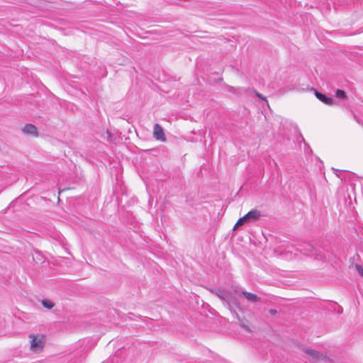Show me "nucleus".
I'll return each instance as SVG.
<instances>
[{"label":"nucleus","instance_id":"6e6552de","mask_svg":"<svg viewBox=\"0 0 363 363\" xmlns=\"http://www.w3.org/2000/svg\"><path fill=\"white\" fill-rule=\"evenodd\" d=\"M153 135H154V137L158 140H160V141L166 140L164 130H163L162 128L157 123L154 125Z\"/></svg>","mask_w":363,"mask_h":363},{"label":"nucleus","instance_id":"2eb2a0df","mask_svg":"<svg viewBox=\"0 0 363 363\" xmlns=\"http://www.w3.org/2000/svg\"><path fill=\"white\" fill-rule=\"evenodd\" d=\"M269 313L272 315H275L277 313V311L276 309H269Z\"/></svg>","mask_w":363,"mask_h":363},{"label":"nucleus","instance_id":"f03ea898","mask_svg":"<svg viewBox=\"0 0 363 363\" xmlns=\"http://www.w3.org/2000/svg\"><path fill=\"white\" fill-rule=\"evenodd\" d=\"M301 252L313 257L316 259H323L326 258L325 253L321 250L315 249L311 243H305L300 250Z\"/></svg>","mask_w":363,"mask_h":363},{"label":"nucleus","instance_id":"0eeeda50","mask_svg":"<svg viewBox=\"0 0 363 363\" xmlns=\"http://www.w3.org/2000/svg\"><path fill=\"white\" fill-rule=\"evenodd\" d=\"M22 132L28 135H31L33 137H38V131L35 125L31 123H27L25 125V126L22 128Z\"/></svg>","mask_w":363,"mask_h":363},{"label":"nucleus","instance_id":"423d86ee","mask_svg":"<svg viewBox=\"0 0 363 363\" xmlns=\"http://www.w3.org/2000/svg\"><path fill=\"white\" fill-rule=\"evenodd\" d=\"M314 91H315V96L321 102H323V104L328 105V106H332L334 104V100L333 98L326 96L325 94H323V93L318 91L316 89H314Z\"/></svg>","mask_w":363,"mask_h":363},{"label":"nucleus","instance_id":"f257e3e1","mask_svg":"<svg viewBox=\"0 0 363 363\" xmlns=\"http://www.w3.org/2000/svg\"><path fill=\"white\" fill-rule=\"evenodd\" d=\"M210 291L218 296L223 301V305L227 306L230 312L235 310L233 306L240 308V304L238 300L232 292L223 289H211Z\"/></svg>","mask_w":363,"mask_h":363},{"label":"nucleus","instance_id":"dca6fc26","mask_svg":"<svg viewBox=\"0 0 363 363\" xmlns=\"http://www.w3.org/2000/svg\"><path fill=\"white\" fill-rule=\"evenodd\" d=\"M257 96L259 98H260V99H264V98L262 97V96L260 94H259V93H257Z\"/></svg>","mask_w":363,"mask_h":363},{"label":"nucleus","instance_id":"f8f14e48","mask_svg":"<svg viewBox=\"0 0 363 363\" xmlns=\"http://www.w3.org/2000/svg\"><path fill=\"white\" fill-rule=\"evenodd\" d=\"M41 303L43 307L47 309H52L55 306V303L52 301L47 298L43 299Z\"/></svg>","mask_w":363,"mask_h":363},{"label":"nucleus","instance_id":"20e7f679","mask_svg":"<svg viewBox=\"0 0 363 363\" xmlns=\"http://www.w3.org/2000/svg\"><path fill=\"white\" fill-rule=\"evenodd\" d=\"M30 337H32V340L30 342V347L33 351H40L42 350L45 346V336L42 335L40 337H38L35 335H30Z\"/></svg>","mask_w":363,"mask_h":363},{"label":"nucleus","instance_id":"9b49d317","mask_svg":"<svg viewBox=\"0 0 363 363\" xmlns=\"http://www.w3.org/2000/svg\"><path fill=\"white\" fill-rule=\"evenodd\" d=\"M335 96L340 99H347L348 96L346 92L342 89H337L335 92Z\"/></svg>","mask_w":363,"mask_h":363},{"label":"nucleus","instance_id":"ddd939ff","mask_svg":"<svg viewBox=\"0 0 363 363\" xmlns=\"http://www.w3.org/2000/svg\"><path fill=\"white\" fill-rule=\"evenodd\" d=\"M351 113L352 114V116L354 118V119L359 123V124H362L363 122H362V120L361 118H359L353 111H351Z\"/></svg>","mask_w":363,"mask_h":363},{"label":"nucleus","instance_id":"9d476101","mask_svg":"<svg viewBox=\"0 0 363 363\" xmlns=\"http://www.w3.org/2000/svg\"><path fill=\"white\" fill-rule=\"evenodd\" d=\"M241 294L249 301L251 303H256L257 301H260V297H259L257 295L246 291H242L241 292Z\"/></svg>","mask_w":363,"mask_h":363},{"label":"nucleus","instance_id":"1a4fd4ad","mask_svg":"<svg viewBox=\"0 0 363 363\" xmlns=\"http://www.w3.org/2000/svg\"><path fill=\"white\" fill-rule=\"evenodd\" d=\"M231 313L238 319L240 326L245 329L246 331L250 332V329L248 325V320L245 318H240L238 313L235 311V310H233V311H232Z\"/></svg>","mask_w":363,"mask_h":363},{"label":"nucleus","instance_id":"7ed1b4c3","mask_svg":"<svg viewBox=\"0 0 363 363\" xmlns=\"http://www.w3.org/2000/svg\"><path fill=\"white\" fill-rule=\"evenodd\" d=\"M261 216V212L257 209H252L246 213L243 217L240 218L235 225L233 230L238 226L242 225L245 223L250 222L252 220H257Z\"/></svg>","mask_w":363,"mask_h":363},{"label":"nucleus","instance_id":"39448f33","mask_svg":"<svg viewBox=\"0 0 363 363\" xmlns=\"http://www.w3.org/2000/svg\"><path fill=\"white\" fill-rule=\"evenodd\" d=\"M305 352L314 360H327L328 359L323 353L312 349H306Z\"/></svg>","mask_w":363,"mask_h":363},{"label":"nucleus","instance_id":"4468645a","mask_svg":"<svg viewBox=\"0 0 363 363\" xmlns=\"http://www.w3.org/2000/svg\"><path fill=\"white\" fill-rule=\"evenodd\" d=\"M356 269H357V271L358 272L359 274L363 277V267H362L361 265L359 264H356Z\"/></svg>","mask_w":363,"mask_h":363}]
</instances>
